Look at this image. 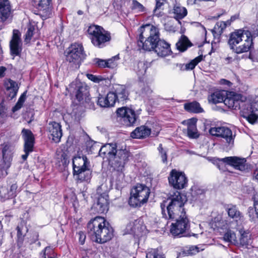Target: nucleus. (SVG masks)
Segmentation results:
<instances>
[{
  "mask_svg": "<svg viewBox=\"0 0 258 258\" xmlns=\"http://www.w3.org/2000/svg\"><path fill=\"white\" fill-rule=\"evenodd\" d=\"M190 45V42L187 37L184 35L181 36L180 39L176 44L177 48L181 51L186 50L187 47Z\"/></svg>",
  "mask_w": 258,
  "mask_h": 258,
  "instance_id": "38",
  "label": "nucleus"
},
{
  "mask_svg": "<svg viewBox=\"0 0 258 258\" xmlns=\"http://www.w3.org/2000/svg\"><path fill=\"white\" fill-rule=\"evenodd\" d=\"M115 95V102L123 101L127 99L128 93L126 87L123 85H116L114 88V91H111Z\"/></svg>",
  "mask_w": 258,
  "mask_h": 258,
  "instance_id": "27",
  "label": "nucleus"
},
{
  "mask_svg": "<svg viewBox=\"0 0 258 258\" xmlns=\"http://www.w3.org/2000/svg\"><path fill=\"white\" fill-rule=\"evenodd\" d=\"M38 233L36 231H33L31 233L29 237H28L27 242L30 244L35 243L38 240Z\"/></svg>",
  "mask_w": 258,
  "mask_h": 258,
  "instance_id": "53",
  "label": "nucleus"
},
{
  "mask_svg": "<svg viewBox=\"0 0 258 258\" xmlns=\"http://www.w3.org/2000/svg\"><path fill=\"white\" fill-rule=\"evenodd\" d=\"M9 195L11 198L16 196L18 192V185L16 183L13 184L9 188Z\"/></svg>",
  "mask_w": 258,
  "mask_h": 258,
  "instance_id": "54",
  "label": "nucleus"
},
{
  "mask_svg": "<svg viewBox=\"0 0 258 258\" xmlns=\"http://www.w3.org/2000/svg\"><path fill=\"white\" fill-rule=\"evenodd\" d=\"M151 134V130L145 125H142L137 127L131 134V137L133 138L141 139L149 136Z\"/></svg>",
  "mask_w": 258,
  "mask_h": 258,
  "instance_id": "30",
  "label": "nucleus"
},
{
  "mask_svg": "<svg viewBox=\"0 0 258 258\" xmlns=\"http://www.w3.org/2000/svg\"><path fill=\"white\" fill-rule=\"evenodd\" d=\"M108 196L105 192H103L99 195L97 197L96 202H95L93 207L95 212L98 213H104L108 210Z\"/></svg>",
  "mask_w": 258,
  "mask_h": 258,
  "instance_id": "21",
  "label": "nucleus"
},
{
  "mask_svg": "<svg viewBox=\"0 0 258 258\" xmlns=\"http://www.w3.org/2000/svg\"><path fill=\"white\" fill-rule=\"evenodd\" d=\"M247 215L249 220L251 221H258V208H256L255 206L249 207Z\"/></svg>",
  "mask_w": 258,
  "mask_h": 258,
  "instance_id": "45",
  "label": "nucleus"
},
{
  "mask_svg": "<svg viewBox=\"0 0 258 258\" xmlns=\"http://www.w3.org/2000/svg\"><path fill=\"white\" fill-rule=\"evenodd\" d=\"M158 150L159 151V156L161 158L162 161L163 163H167V149L163 148L162 145L160 144Z\"/></svg>",
  "mask_w": 258,
  "mask_h": 258,
  "instance_id": "48",
  "label": "nucleus"
},
{
  "mask_svg": "<svg viewBox=\"0 0 258 258\" xmlns=\"http://www.w3.org/2000/svg\"><path fill=\"white\" fill-rule=\"evenodd\" d=\"M39 15L43 19H46L51 15V0H34Z\"/></svg>",
  "mask_w": 258,
  "mask_h": 258,
  "instance_id": "22",
  "label": "nucleus"
},
{
  "mask_svg": "<svg viewBox=\"0 0 258 258\" xmlns=\"http://www.w3.org/2000/svg\"><path fill=\"white\" fill-rule=\"evenodd\" d=\"M175 223L171 225L170 232L174 237H188L191 235L188 233L190 228V223L186 215L174 219Z\"/></svg>",
  "mask_w": 258,
  "mask_h": 258,
  "instance_id": "9",
  "label": "nucleus"
},
{
  "mask_svg": "<svg viewBox=\"0 0 258 258\" xmlns=\"http://www.w3.org/2000/svg\"><path fill=\"white\" fill-rule=\"evenodd\" d=\"M226 211L227 212L228 216L233 219L235 222L236 225H237V222L239 221H241L243 218L242 213L238 210L237 207L235 205H228L226 207Z\"/></svg>",
  "mask_w": 258,
  "mask_h": 258,
  "instance_id": "29",
  "label": "nucleus"
},
{
  "mask_svg": "<svg viewBox=\"0 0 258 258\" xmlns=\"http://www.w3.org/2000/svg\"><path fill=\"white\" fill-rule=\"evenodd\" d=\"M88 234L91 239L100 243L110 240L113 236V229L102 217L97 216L88 224Z\"/></svg>",
  "mask_w": 258,
  "mask_h": 258,
  "instance_id": "3",
  "label": "nucleus"
},
{
  "mask_svg": "<svg viewBox=\"0 0 258 258\" xmlns=\"http://www.w3.org/2000/svg\"><path fill=\"white\" fill-rule=\"evenodd\" d=\"M52 252V250L50 247H46L44 251L42 253V257L44 258H55L54 254H53V255H51L50 252Z\"/></svg>",
  "mask_w": 258,
  "mask_h": 258,
  "instance_id": "56",
  "label": "nucleus"
},
{
  "mask_svg": "<svg viewBox=\"0 0 258 258\" xmlns=\"http://www.w3.org/2000/svg\"><path fill=\"white\" fill-rule=\"evenodd\" d=\"M150 194V189L147 186L137 184L131 190L128 204L133 207H141L147 202Z\"/></svg>",
  "mask_w": 258,
  "mask_h": 258,
  "instance_id": "7",
  "label": "nucleus"
},
{
  "mask_svg": "<svg viewBox=\"0 0 258 258\" xmlns=\"http://www.w3.org/2000/svg\"><path fill=\"white\" fill-rule=\"evenodd\" d=\"M123 168L124 167L120 170L114 169L115 171L112 176V182H114L115 184L118 186H120L121 185V184L123 180L124 174L122 172V170Z\"/></svg>",
  "mask_w": 258,
  "mask_h": 258,
  "instance_id": "40",
  "label": "nucleus"
},
{
  "mask_svg": "<svg viewBox=\"0 0 258 258\" xmlns=\"http://www.w3.org/2000/svg\"><path fill=\"white\" fill-rule=\"evenodd\" d=\"M74 175L80 182L88 181L91 178L90 162L86 156L75 157L73 160Z\"/></svg>",
  "mask_w": 258,
  "mask_h": 258,
  "instance_id": "6",
  "label": "nucleus"
},
{
  "mask_svg": "<svg viewBox=\"0 0 258 258\" xmlns=\"http://www.w3.org/2000/svg\"><path fill=\"white\" fill-rule=\"evenodd\" d=\"M239 233L240 234L239 239L240 244L242 246H247L251 242L250 234L242 229L239 230Z\"/></svg>",
  "mask_w": 258,
  "mask_h": 258,
  "instance_id": "43",
  "label": "nucleus"
},
{
  "mask_svg": "<svg viewBox=\"0 0 258 258\" xmlns=\"http://www.w3.org/2000/svg\"><path fill=\"white\" fill-rule=\"evenodd\" d=\"M87 76L89 80L93 81L94 82H99V79H98V78L92 74H87Z\"/></svg>",
  "mask_w": 258,
  "mask_h": 258,
  "instance_id": "60",
  "label": "nucleus"
},
{
  "mask_svg": "<svg viewBox=\"0 0 258 258\" xmlns=\"http://www.w3.org/2000/svg\"><path fill=\"white\" fill-rule=\"evenodd\" d=\"M187 13L186 9L180 4H176L174 5L173 9V13L174 18L176 20L183 19L186 16Z\"/></svg>",
  "mask_w": 258,
  "mask_h": 258,
  "instance_id": "35",
  "label": "nucleus"
},
{
  "mask_svg": "<svg viewBox=\"0 0 258 258\" xmlns=\"http://www.w3.org/2000/svg\"><path fill=\"white\" fill-rule=\"evenodd\" d=\"M118 117H120V121L126 126H131L136 122L137 116L134 110L126 107H122L116 110Z\"/></svg>",
  "mask_w": 258,
  "mask_h": 258,
  "instance_id": "11",
  "label": "nucleus"
},
{
  "mask_svg": "<svg viewBox=\"0 0 258 258\" xmlns=\"http://www.w3.org/2000/svg\"><path fill=\"white\" fill-rule=\"evenodd\" d=\"M218 160L231 165L235 169L240 171H244L247 168L245 158H240L237 157H227L218 159Z\"/></svg>",
  "mask_w": 258,
  "mask_h": 258,
  "instance_id": "19",
  "label": "nucleus"
},
{
  "mask_svg": "<svg viewBox=\"0 0 258 258\" xmlns=\"http://www.w3.org/2000/svg\"><path fill=\"white\" fill-rule=\"evenodd\" d=\"M6 88L8 91H10L9 96L12 98H14L17 94L19 89L18 84L11 79H8L5 83Z\"/></svg>",
  "mask_w": 258,
  "mask_h": 258,
  "instance_id": "34",
  "label": "nucleus"
},
{
  "mask_svg": "<svg viewBox=\"0 0 258 258\" xmlns=\"http://www.w3.org/2000/svg\"><path fill=\"white\" fill-rule=\"evenodd\" d=\"M79 242L81 244H83L85 242L86 239V235L83 232H80L79 233Z\"/></svg>",
  "mask_w": 258,
  "mask_h": 258,
  "instance_id": "59",
  "label": "nucleus"
},
{
  "mask_svg": "<svg viewBox=\"0 0 258 258\" xmlns=\"http://www.w3.org/2000/svg\"><path fill=\"white\" fill-rule=\"evenodd\" d=\"M125 234L138 235L141 231V224L139 221L135 220L130 222L126 226L124 230Z\"/></svg>",
  "mask_w": 258,
  "mask_h": 258,
  "instance_id": "33",
  "label": "nucleus"
},
{
  "mask_svg": "<svg viewBox=\"0 0 258 258\" xmlns=\"http://www.w3.org/2000/svg\"><path fill=\"white\" fill-rule=\"evenodd\" d=\"M27 91L24 92L19 97L16 105L13 107L12 111L15 112L20 109L26 99Z\"/></svg>",
  "mask_w": 258,
  "mask_h": 258,
  "instance_id": "46",
  "label": "nucleus"
},
{
  "mask_svg": "<svg viewBox=\"0 0 258 258\" xmlns=\"http://www.w3.org/2000/svg\"><path fill=\"white\" fill-rule=\"evenodd\" d=\"M218 160L231 165L235 169L240 171H244L247 168L245 158H240L237 157H227L218 159Z\"/></svg>",
  "mask_w": 258,
  "mask_h": 258,
  "instance_id": "20",
  "label": "nucleus"
},
{
  "mask_svg": "<svg viewBox=\"0 0 258 258\" xmlns=\"http://www.w3.org/2000/svg\"><path fill=\"white\" fill-rule=\"evenodd\" d=\"M225 96L221 92L217 91L208 97L209 102L217 104L220 102H224Z\"/></svg>",
  "mask_w": 258,
  "mask_h": 258,
  "instance_id": "39",
  "label": "nucleus"
},
{
  "mask_svg": "<svg viewBox=\"0 0 258 258\" xmlns=\"http://www.w3.org/2000/svg\"><path fill=\"white\" fill-rule=\"evenodd\" d=\"M228 229L224 235L223 239L225 241L232 243L237 242L236 234L232 229H236V225L235 223H229L228 225Z\"/></svg>",
  "mask_w": 258,
  "mask_h": 258,
  "instance_id": "32",
  "label": "nucleus"
},
{
  "mask_svg": "<svg viewBox=\"0 0 258 258\" xmlns=\"http://www.w3.org/2000/svg\"><path fill=\"white\" fill-rule=\"evenodd\" d=\"M244 31L249 32L251 34L252 39V37L258 36V25H252L250 30Z\"/></svg>",
  "mask_w": 258,
  "mask_h": 258,
  "instance_id": "55",
  "label": "nucleus"
},
{
  "mask_svg": "<svg viewBox=\"0 0 258 258\" xmlns=\"http://www.w3.org/2000/svg\"><path fill=\"white\" fill-rule=\"evenodd\" d=\"M239 14H235L232 16L230 20L227 21V22L221 21L217 22L215 25L213 29L212 30V32L213 35L216 36H219L221 35V34L223 33V30L226 28L227 25H230L231 22L235 21L236 19H238L239 18Z\"/></svg>",
  "mask_w": 258,
  "mask_h": 258,
  "instance_id": "26",
  "label": "nucleus"
},
{
  "mask_svg": "<svg viewBox=\"0 0 258 258\" xmlns=\"http://www.w3.org/2000/svg\"><path fill=\"white\" fill-rule=\"evenodd\" d=\"M12 18V9L9 0H0V19L3 23Z\"/></svg>",
  "mask_w": 258,
  "mask_h": 258,
  "instance_id": "24",
  "label": "nucleus"
},
{
  "mask_svg": "<svg viewBox=\"0 0 258 258\" xmlns=\"http://www.w3.org/2000/svg\"><path fill=\"white\" fill-rule=\"evenodd\" d=\"M146 258H165V256L158 249H151L146 253Z\"/></svg>",
  "mask_w": 258,
  "mask_h": 258,
  "instance_id": "47",
  "label": "nucleus"
},
{
  "mask_svg": "<svg viewBox=\"0 0 258 258\" xmlns=\"http://www.w3.org/2000/svg\"><path fill=\"white\" fill-rule=\"evenodd\" d=\"M228 43L230 48L237 54L249 51L253 44L250 33L241 29L230 34Z\"/></svg>",
  "mask_w": 258,
  "mask_h": 258,
  "instance_id": "5",
  "label": "nucleus"
},
{
  "mask_svg": "<svg viewBox=\"0 0 258 258\" xmlns=\"http://www.w3.org/2000/svg\"><path fill=\"white\" fill-rule=\"evenodd\" d=\"M118 55H115L106 60L107 68H114L117 66V61L119 59Z\"/></svg>",
  "mask_w": 258,
  "mask_h": 258,
  "instance_id": "50",
  "label": "nucleus"
},
{
  "mask_svg": "<svg viewBox=\"0 0 258 258\" xmlns=\"http://www.w3.org/2000/svg\"><path fill=\"white\" fill-rule=\"evenodd\" d=\"M220 83L221 84L226 85L228 86H230L232 85V83L229 81L224 79L220 80Z\"/></svg>",
  "mask_w": 258,
  "mask_h": 258,
  "instance_id": "63",
  "label": "nucleus"
},
{
  "mask_svg": "<svg viewBox=\"0 0 258 258\" xmlns=\"http://www.w3.org/2000/svg\"><path fill=\"white\" fill-rule=\"evenodd\" d=\"M0 197L4 200L11 198L8 188L3 186L0 187Z\"/></svg>",
  "mask_w": 258,
  "mask_h": 258,
  "instance_id": "51",
  "label": "nucleus"
},
{
  "mask_svg": "<svg viewBox=\"0 0 258 258\" xmlns=\"http://www.w3.org/2000/svg\"><path fill=\"white\" fill-rule=\"evenodd\" d=\"M249 58L253 61H258V50H249Z\"/></svg>",
  "mask_w": 258,
  "mask_h": 258,
  "instance_id": "57",
  "label": "nucleus"
},
{
  "mask_svg": "<svg viewBox=\"0 0 258 258\" xmlns=\"http://www.w3.org/2000/svg\"><path fill=\"white\" fill-rule=\"evenodd\" d=\"M99 155H104L109 163L117 170L122 169L128 161L130 152L125 149H117L116 144H107L99 150Z\"/></svg>",
  "mask_w": 258,
  "mask_h": 258,
  "instance_id": "4",
  "label": "nucleus"
},
{
  "mask_svg": "<svg viewBox=\"0 0 258 258\" xmlns=\"http://www.w3.org/2000/svg\"><path fill=\"white\" fill-rule=\"evenodd\" d=\"M47 130L49 133V138L55 143L59 142L62 135L60 124L55 121L49 122Z\"/></svg>",
  "mask_w": 258,
  "mask_h": 258,
  "instance_id": "23",
  "label": "nucleus"
},
{
  "mask_svg": "<svg viewBox=\"0 0 258 258\" xmlns=\"http://www.w3.org/2000/svg\"><path fill=\"white\" fill-rule=\"evenodd\" d=\"M254 201V206L258 208V192H256L253 197Z\"/></svg>",
  "mask_w": 258,
  "mask_h": 258,
  "instance_id": "61",
  "label": "nucleus"
},
{
  "mask_svg": "<svg viewBox=\"0 0 258 258\" xmlns=\"http://www.w3.org/2000/svg\"><path fill=\"white\" fill-rule=\"evenodd\" d=\"M84 55L83 47L81 44L74 43L68 48L66 59L70 62L78 63Z\"/></svg>",
  "mask_w": 258,
  "mask_h": 258,
  "instance_id": "14",
  "label": "nucleus"
},
{
  "mask_svg": "<svg viewBox=\"0 0 258 258\" xmlns=\"http://www.w3.org/2000/svg\"><path fill=\"white\" fill-rule=\"evenodd\" d=\"M77 90L76 93V98L79 101H82L84 98L86 99L88 92L87 87L82 84L77 86Z\"/></svg>",
  "mask_w": 258,
  "mask_h": 258,
  "instance_id": "37",
  "label": "nucleus"
},
{
  "mask_svg": "<svg viewBox=\"0 0 258 258\" xmlns=\"http://www.w3.org/2000/svg\"><path fill=\"white\" fill-rule=\"evenodd\" d=\"M12 160V153L7 147L3 149V158L0 159V178L8 174L7 169L10 167Z\"/></svg>",
  "mask_w": 258,
  "mask_h": 258,
  "instance_id": "18",
  "label": "nucleus"
},
{
  "mask_svg": "<svg viewBox=\"0 0 258 258\" xmlns=\"http://www.w3.org/2000/svg\"><path fill=\"white\" fill-rule=\"evenodd\" d=\"M115 103V95L112 92H109L105 97L99 94L98 97L97 104L102 107H112Z\"/></svg>",
  "mask_w": 258,
  "mask_h": 258,
  "instance_id": "25",
  "label": "nucleus"
},
{
  "mask_svg": "<svg viewBox=\"0 0 258 258\" xmlns=\"http://www.w3.org/2000/svg\"><path fill=\"white\" fill-rule=\"evenodd\" d=\"M164 2V0H156V10L160 8Z\"/></svg>",
  "mask_w": 258,
  "mask_h": 258,
  "instance_id": "62",
  "label": "nucleus"
},
{
  "mask_svg": "<svg viewBox=\"0 0 258 258\" xmlns=\"http://www.w3.org/2000/svg\"><path fill=\"white\" fill-rule=\"evenodd\" d=\"M131 8L136 13H143L146 11L145 7L136 0L132 1Z\"/></svg>",
  "mask_w": 258,
  "mask_h": 258,
  "instance_id": "44",
  "label": "nucleus"
},
{
  "mask_svg": "<svg viewBox=\"0 0 258 258\" xmlns=\"http://www.w3.org/2000/svg\"><path fill=\"white\" fill-rule=\"evenodd\" d=\"M168 179L169 185L175 189H182L187 184V179L185 174L176 169H172L170 171Z\"/></svg>",
  "mask_w": 258,
  "mask_h": 258,
  "instance_id": "10",
  "label": "nucleus"
},
{
  "mask_svg": "<svg viewBox=\"0 0 258 258\" xmlns=\"http://www.w3.org/2000/svg\"><path fill=\"white\" fill-rule=\"evenodd\" d=\"M11 55L13 56H20L22 50V42L19 30L14 29L12 39L10 42Z\"/></svg>",
  "mask_w": 258,
  "mask_h": 258,
  "instance_id": "17",
  "label": "nucleus"
},
{
  "mask_svg": "<svg viewBox=\"0 0 258 258\" xmlns=\"http://www.w3.org/2000/svg\"><path fill=\"white\" fill-rule=\"evenodd\" d=\"M197 121V119L195 118H191L187 121H183V123H186L187 125V134L189 137L191 138H196L199 136L196 127Z\"/></svg>",
  "mask_w": 258,
  "mask_h": 258,
  "instance_id": "31",
  "label": "nucleus"
},
{
  "mask_svg": "<svg viewBox=\"0 0 258 258\" xmlns=\"http://www.w3.org/2000/svg\"><path fill=\"white\" fill-rule=\"evenodd\" d=\"M147 69V64L143 61H139L134 66V71L139 77L144 76L146 74Z\"/></svg>",
  "mask_w": 258,
  "mask_h": 258,
  "instance_id": "41",
  "label": "nucleus"
},
{
  "mask_svg": "<svg viewBox=\"0 0 258 258\" xmlns=\"http://www.w3.org/2000/svg\"><path fill=\"white\" fill-rule=\"evenodd\" d=\"M140 33L138 45L145 50H154L159 56L165 57L172 51L170 44L159 39L158 29L151 24L142 26L139 29Z\"/></svg>",
  "mask_w": 258,
  "mask_h": 258,
  "instance_id": "1",
  "label": "nucleus"
},
{
  "mask_svg": "<svg viewBox=\"0 0 258 258\" xmlns=\"http://www.w3.org/2000/svg\"><path fill=\"white\" fill-rule=\"evenodd\" d=\"M184 108L185 110L190 112L200 113L203 111V109L201 107L200 104L196 101L185 103L184 105Z\"/></svg>",
  "mask_w": 258,
  "mask_h": 258,
  "instance_id": "36",
  "label": "nucleus"
},
{
  "mask_svg": "<svg viewBox=\"0 0 258 258\" xmlns=\"http://www.w3.org/2000/svg\"><path fill=\"white\" fill-rule=\"evenodd\" d=\"M202 60L201 56H198L192 60L190 62L186 63L185 65V69L186 70H192L195 68L196 66Z\"/></svg>",
  "mask_w": 258,
  "mask_h": 258,
  "instance_id": "49",
  "label": "nucleus"
},
{
  "mask_svg": "<svg viewBox=\"0 0 258 258\" xmlns=\"http://www.w3.org/2000/svg\"><path fill=\"white\" fill-rule=\"evenodd\" d=\"M241 96L239 94L231 92L227 94L226 97L224 100V104L228 108L233 109H241V115H242V110L245 105L249 104H245L241 100Z\"/></svg>",
  "mask_w": 258,
  "mask_h": 258,
  "instance_id": "12",
  "label": "nucleus"
},
{
  "mask_svg": "<svg viewBox=\"0 0 258 258\" xmlns=\"http://www.w3.org/2000/svg\"><path fill=\"white\" fill-rule=\"evenodd\" d=\"M242 115L250 123H255L258 119V101L245 105L242 110Z\"/></svg>",
  "mask_w": 258,
  "mask_h": 258,
  "instance_id": "13",
  "label": "nucleus"
},
{
  "mask_svg": "<svg viewBox=\"0 0 258 258\" xmlns=\"http://www.w3.org/2000/svg\"><path fill=\"white\" fill-rule=\"evenodd\" d=\"M95 62L100 67L107 68V63L105 60L96 58Z\"/></svg>",
  "mask_w": 258,
  "mask_h": 258,
  "instance_id": "58",
  "label": "nucleus"
},
{
  "mask_svg": "<svg viewBox=\"0 0 258 258\" xmlns=\"http://www.w3.org/2000/svg\"><path fill=\"white\" fill-rule=\"evenodd\" d=\"M17 243L19 246H21L24 240V237L28 232L27 227L25 221L22 220L17 227Z\"/></svg>",
  "mask_w": 258,
  "mask_h": 258,
  "instance_id": "28",
  "label": "nucleus"
},
{
  "mask_svg": "<svg viewBox=\"0 0 258 258\" xmlns=\"http://www.w3.org/2000/svg\"><path fill=\"white\" fill-rule=\"evenodd\" d=\"M34 28L32 26H30L28 28L27 32L25 34V41L27 43L29 42L31 40L33 35Z\"/></svg>",
  "mask_w": 258,
  "mask_h": 258,
  "instance_id": "52",
  "label": "nucleus"
},
{
  "mask_svg": "<svg viewBox=\"0 0 258 258\" xmlns=\"http://www.w3.org/2000/svg\"><path fill=\"white\" fill-rule=\"evenodd\" d=\"M209 133L212 136L223 138L226 143L229 144L234 143L235 135H233L232 131L227 127H212L209 130Z\"/></svg>",
  "mask_w": 258,
  "mask_h": 258,
  "instance_id": "16",
  "label": "nucleus"
},
{
  "mask_svg": "<svg viewBox=\"0 0 258 258\" xmlns=\"http://www.w3.org/2000/svg\"><path fill=\"white\" fill-rule=\"evenodd\" d=\"M87 32L92 44L98 47H104L105 43L110 40V33L99 26L91 25L89 27Z\"/></svg>",
  "mask_w": 258,
  "mask_h": 258,
  "instance_id": "8",
  "label": "nucleus"
},
{
  "mask_svg": "<svg viewBox=\"0 0 258 258\" xmlns=\"http://www.w3.org/2000/svg\"><path fill=\"white\" fill-rule=\"evenodd\" d=\"M186 202L180 192L170 194L167 201L161 204L163 217L166 219L174 220L186 215L184 205Z\"/></svg>",
  "mask_w": 258,
  "mask_h": 258,
  "instance_id": "2",
  "label": "nucleus"
},
{
  "mask_svg": "<svg viewBox=\"0 0 258 258\" xmlns=\"http://www.w3.org/2000/svg\"><path fill=\"white\" fill-rule=\"evenodd\" d=\"M191 194L192 200L194 201H198L203 199L205 197L204 190L197 186L192 187Z\"/></svg>",
  "mask_w": 258,
  "mask_h": 258,
  "instance_id": "42",
  "label": "nucleus"
},
{
  "mask_svg": "<svg viewBox=\"0 0 258 258\" xmlns=\"http://www.w3.org/2000/svg\"><path fill=\"white\" fill-rule=\"evenodd\" d=\"M22 138L24 141V151L25 154L22 156L24 160H26L30 153L33 151L34 138L31 131L23 128L22 131Z\"/></svg>",
  "mask_w": 258,
  "mask_h": 258,
  "instance_id": "15",
  "label": "nucleus"
},
{
  "mask_svg": "<svg viewBox=\"0 0 258 258\" xmlns=\"http://www.w3.org/2000/svg\"><path fill=\"white\" fill-rule=\"evenodd\" d=\"M253 176L254 179L258 181V168L254 171Z\"/></svg>",
  "mask_w": 258,
  "mask_h": 258,
  "instance_id": "64",
  "label": "nucleus"
}]
</instances>
